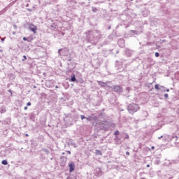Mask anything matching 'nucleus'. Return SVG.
I'll use <instances>...</instances> for the list:
<instances>
[{"instance_id": "22", "label": "nucleus", "mask_w": 179, "mask_h": 179, "mask_svg": "<svg viewBox=\"0 0 179 179\" xmlns=\"http://www.w3.org/2000/svg\"><path fill=\"white\" fill-rule=\"evenodd\" d=\"M161 138H163V136L158 137V139H160Z\"/></svg>"}, {"instance_id": "10", "label": "nucleus", "mask_w": 179, "mask_h": 179, "mask_svg": "<svg viewBox=\"0 0 179 179\" xmlns=\"http://www.w3.org/2000/svg\"><path fill=\"white\" fill-rule=\"evenodd\" d=\"M1 164H3V166H6L8 164V161L7 160H3L1 162Z\"/></svg>"}, {"instance_id": "31", "label": "nucleus", "mask_w": 179, "mask_h": 179, "mask_svg": "<svg viewBox=\"0 0 179 179\" xmlns=\"http://www.w3.org/2000/svg\"><path fill=\"white\" fill-rule=\"evenodd\" d=\"M166 92H169V90H167Z\"/></svg>"}, {"instance_id": "16", "label": "nucleus", "mask_w": 179, "mask_h": 179, "mask_svg": "<svg viewBox=\"0 0 179 179\" xmlns=\"http://www.w3.org/2000/svg\"><path fill=\"white\" fill-rule=\"evenodd\" d=\"M164 97H165L166 99H167V98L169 97V94H164Z\"/></svg>"}, {"instance_id": "9", "label": "nucleus", "mask_w": 179, "mask_h": 179, "mask_svg": "<svg viewBox=\"0 0 179 179\" xmlns=\"http://www.w3.org/2000/svg\"><path fill=\"white\" fill-rule=\"evenodd\" d=\"M71 82H76V77H75V74H73V76H71Z\"/></svg>"}, {"instance_id": "28", "label": "nucleus", "mask_w": 179, "mask_h": 179, "mask_svg": "<svg viewBox=\"0 0 179 179\" xmlns=\"http://www.w3.org/2000/svg\"><path fill=\"white\" fill-rule=\"evenodd\" d=\"M10 93H12V91L11 90H9Z\"/></svg>"}, {"instance_id": "14", "label": "nucleus", "mask_w": 179, "mask_h": 179, "mask_svg": "<svg viewBox=\"0 0 179 179\" xmlns=\"http://www.w3.org/2000/svg\"><path fill=\"white\" fill-rule=\"evenodd\" d=\"M115 135H120V131L118 130H117L115 132Z\"/></svg>"}, {"instance_id": "12", "label": "nucleus", "mask_w": 179, "mask_h": 179, "mask_svg": "<svg viewBox=\"0 0 179 179\" xmlns=\"http://www.w3.org/2000/svg\"><path fill=\"white\" fill-rule=\"evenodd\" d=\"M43 151L45 153H47V155H48L50 153V150H48V149H47V148L43 149Z\"/></svg>"}, {"instance_id": "25", "label": "nucleus", "mask_w": 179, "mask_h": 179, "mask_svg": "<svg viewBox=\"0 0 179 179\" xmlns=\"http://www.w3.org/2000/svg\"><path fill=\"white\" fill-rule=\"evenodd\" d=\"M175 138H176V141H177V139H178V137H177V136H176Z\"/></svg>"}, {"instance_id": "18", "label": "nucleus", "mask_w": 179, "mask_h": 179, "mask_svg": "<svg viewBox=\"0 0 179 179\" xmlns=\"http://www.w3.org/2000/svg\"><path fill=\"white\" fill-rule=\"evenodd\" d=\"M27 106H31V102H28L27 103Z\"/></svg>"}, {"instance_id": "3", "label": "nucleus", "mask_w": 179, "mask_h": 179, "mask_svg": "<svg viewBox=\"0 0 179 179\" xmlns=\"http://www.w3.org/2000/svg\"><path fill=\"white\" fill-rule=\"evenodd\" d=\"M160 120H163V122L165 124H170V122H172L173 120H169V117H164V116H158Z\"/></svg>"}, {"instance_id": "21", "label": "nucleus", "mask_w": 179, "mask_h": 179, "mask_svg": "<svg viewBox=\"0 0 179 179\" xmlns=\"http://www.w3.org/2000/svg\"><path fill=\"white\" fill-rule=\"evenodd\" d=\"M61 51H62V50L59 49V51H58L59 54H61Z\"/></svg>"}, {"instance_id": "1", "label": "nucleus", "mask_w": 179, "mask_h": 179, "mask_svg": "<svg viewBox=\"0 0 179 179\" xmlns=\"http://www.w3.org/2000/svg\"><path fill=\"white\" fill-rule=\"evenodd\" d=\"M87 120L88 121H96L97 120V116H94V115H92V116H89L88 117H85V115H81V120Z\"/></svg>"}, {"instance_id": "4", "label": "nucleus", "mask_w": 179, "mask_h": 179, "mask_svg": "<svg viewBox=\"0 0 179 179\" xmlns=\"http://www.w3.org/2000/svg\"><path fill=\"white\" fill-rule=\"evenodd\" d=\"M113 90L116 93H122V87H121L120 85H115L113 87Z\"/></svg>"}, {"instance_id": "32", "label": "nucleus", "mask_w": 179, "mask_h": 179, "mask_svg": "<svg viewBox=\"0 0 179 179\" xmlns=\"http://www.w3.org/2000/svg\"><path fill=\"white\" fill-rule=\"evenodd\" d=\"M98 83H101V82H98Z\"/></svg>"}, {"instance_id": "5", "label": "nucleus", "mask_w": 179, "mask_h": 179, "mask_svg": "<svg viewBox=\"0 0 179 179\" xmlns=\"http://www.w3.org/2000/svg\"><path fill=\"white\" fill-rule=\"evenodd\" d=\"M29 27L34 34L37 33V26L34 25V24H30Z\"/></svg>"}, {"instance_id": "2", "label": "nucleus", "mask_w": 179, "mask_h": 179, "mask_svg": "<svg viewBox=\"0 0 179 179\" xmlns=\"http://www.w3.org/2000/svg\"><path fill=\"white\" fill-rule=\"evenodd\" d=\"M129 108L131 111H138V110H139V106L136 104H131L129 106Z\"/></svg>"}, {"instance_id": "6", "label": "nucleus", "mask_w": 179, "mask_h": 179, "mask_svg": "<svg viewBox=\"0 0 179 179\" xmlns=\"http://www.w3.org/2000/svg\"><path fill=\"white\" fill-rule=\"evenodd\" d=\"M69 166L70 173H72L73 171H75V164L70 163V164H69Z\"/></svg>"}, {"instance_id": "24", "label": "nucleus", "mask_w": 179, "mask_h": 179, "mask_svg": "<svg viewBox=\"0 0 179 179\" xmlns=\"http://www.w3.org/2000/svg\"><path fill=\"white\" fill-rule=\"evenodd\" d=\"M24 110H27V106H25V107L24 108Z\"/></svg>"}, {"instance_id": "11", "label": "nucleus", "mask_w": 179, "mask_h": 179, "mask_svg": "<svg viewBox=\"0 0 179 179\" xmlns=\"http://www.w3.org/2000/svg\"><path fill=\"white\" fill-rule=\"evenodd\" d=\"M155 88L156 89V90H160V85L159 84H156Z\"/></svg>"}, {"instance_id": "33", "label": "nucleus", "mask_w": 179, "mask_h": 179, "mask_svg": "<svg viewBox=\"0 0 179 179\" xmlns=\"http://www.w3.org/2000/svg\"><path fill=\"white\" fill-rule=\"evenodd\" d=\"M2 41H3V38L2 39Z\"/></svg>"}, {"instance_id": "30", "label": "nucleus", "mask_w": 179, "mask_h": 179, "mask_svg": "<svg viewBox=\"0 0 179 179\" xmlns=\"http://www.w3.org/2000/svg\"><path fill=\"white\" fill-rule=\"evenodd\" d=\"M62 155H65V152H62Z\"/></svg>"}, {"instance_id": "13", "label": "nucleus", "mask_w": 179, "mask_h": 179, "mask_svg": "<svg viewBox=\"0 0 179 179\" xmlns=\"http://www.w3.org/2000/svg\"><path fill=\"white\" fill-rule=\"evenodd\" d=\"M155 57H160V54H159V52H155Z\"/></svg>"}, {"instance_id": "19", "label": "nucleus", "mask_w": 179, "mask_h": 179, "mask_svg": "<svg viewBox=\"0 0 179 179\" xmlns=\"http://www.w3.org/2000/svg\"><path fill=\"white\" fill-rule=\"evenodd\" d=\"M7 124H10V119H8Z\"/></svg>"}, {"instance_id": "23", "label": "nucleus", "mask_w": 179, "mask_h": 179, "mask_svg": "<svg viewBox=\"0 0 179 179\" xmlns=\"http://www.w3.org/2000/svg\"><path fill=\"white\" fill-rule=\"evenodd\" d=\"M67 153H69V155H71V151H67Z\"/></svg>"}, {"instance_id": "26", "label": "nucleus", "mask_w": 179, "mask_h": 179, "mask_svg": "<svg viewBox=\"0 0 179 179\" xmlns=\"http://www.w3.org/2000/svg\"><path fill=\"white\" fill-rule=\"evenodd\" d=\"M147 167H150V165H149V164H147Z\"/></svg>"}, {"instance_id": "15", "label": "nucleus", "mask_w": 179, "mask_h": 179, "mask_svg": "<svg viewBox=\"0 0 179 179\" xmlns=\"http://www.w3.org/2000/svg\"><path fill=\"white\" fill-rule=\"evenodd\" d=\"M23 59H22V61H26V59H27V57H26V55H24L23 56Z\"/></svg>"}, {"instance_id": "8", "label": "nucleus", "mask_w": 179, "mask_h": 179, "mask_svg": "<svg viewBox=\"0 0 179 179\" xmlns=\"http://www.w3.org/2000/svg\"><path fill=\"white\" fill-rule=\"evenodd\" d=\"M95 155L101 156L103 155V153H101V151L100 150H96Z\"/></svg>"}, {"instance_id": "20", "label": "nucleus", "mask_w": 179, "mask_h": 179, "mask_svg": "<svg viewBox=\"0 0 179 179\" xmlns=\"http://www.w3.org/2000/svg\"><path fill=\"white\" fill-rule=\"evenodd\" d=\"M126 155H127V156H129V152L127 151Z\"/></svg>"}, {"instance_id": "7", "label": "nucleus", "mask_w": 179, "mask_h": 179, "mask_svg": "<svg viewBox=\"0 0 179 179\" xmlns=\"http://www.w3.org/2000/svg\"><path fill=\"white\" fill-rule=\"evenodd\" d=\"M23 40H24V41H29V42H30V41H33L34 38H30L24 37Z\"/></svg>"}, {"instance_id": "27", "label": "nucleus", "mask_w": 179, "mask_h": 179, "mask_svg": "<svg viewBox=\"0 0 179 179\" xmlns=\"http://www.w3.org/2000/svg\"><path fill=\"white\" fill-rule=\"evenodd\" d=\"M25 136H29V134H25Z\"/></svg>"}, {"instance_id": "17", "label": "nucleus", "mask_w": 179, "mask_h": 179, "mask_svg": "<svg viewBox=\"0 0 179 179\" xmlns=\"http://www.w3.org/2000/svg\"><path fill=\"white\" fill-rule=\"evenodd\" d=\"M129 135L126 134V137H125V138H126V139H129Z\"/></svg>"}, {"instance_id": "29", "label": "nucleus", "mask_w": 179, "mask_h": 179, "mask_svg": "<svg viewBox=\"0 0 179 179\" xmlns=\"http://www.w3.org/2000/svg\"><path fill=\"white\" fill-rule=\"evenodd\" d=\"M152 149H155V147L152 146Z\"/></svg>"}]
</instances>
